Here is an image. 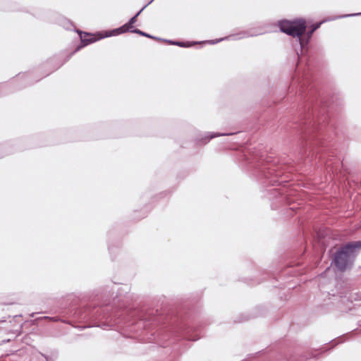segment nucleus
<instances>
[{
    "label": "nucleus",
    "mask_w": 361,
    "mask_h": 361,
    "mask_svg": "<svg viewBox=\"0 0 361 361\" xmlns=\"http://www.w3.org/2000/svg\"><path fill=\"white\" fill-rule=\"evenodd\" d=\"M178 45L180 46V47H183V44H180V43H178L177 44Z\"/></svg>",
    "instance_id": "6e6552de"
},
{
    "label": "nucleus",
    "mask_w": 361,
    "mask_h": 361,
    "mask_svg": "<svg viewBox=\"0 0 361 361\" xmlns=\"http://www.w3.org/2000/svg\"><path fill=\"white\" fill-rule=\"evenodd\" d=\"M307 22L302 18L296 19L293 21L283 20L280 22L279 27L281 32L293 37H297L299 39L301 47L305 44L302 36L305 33L307 28Z\"/></svg>",
    "instance_id": "f03ea898"
},
{
    "label": "nucleus",
    "mask_w": 361,
    "mask_h": 361,
    "mask_svg": "<svg viewBox=\"0 0 361 361\" xmlns=\"http://www.w3.org/2000/svg\"><path fill=\"white\" fill-rule=\"evenodd\" d=\"M141 11H142V10L140 11H139L138 13H137L135 16L132 17L131 19L130 20V21L128 23H127L126 24L133 27V23H135L136 22L137 18L139 16Z\"/></svg>",
    "instance_id": "423d86ee"
},
{
    "label": "nucleus",
    "mask_w": 361,
    "mask_h": 361,
    "mask_svg": "<svg viewBox=\"0 0 361 361\" xmlns=\"http://www.w3.org/2000/svg\"><path fill=\"white\" fill-rule=\"evenodd\" d=\"M322 23H318L315 25H313L310 27V30L307 32V36L308 37H311L312 35L313 34L314 31H315L317 29L319 28V26H321Z\"/></svg>",
    "instance_id": "39448f33"
},
{
    "label": "nucleus",
    "mask_w": 361,
    "mask_h": 361,
    "mask_svg": "<svg viewBox=\"0 0 361 361\" xmlns=\"http://www.w3.org/2000/svg\"><path fill=\"white\" fill-rule=\"evenodd\" d=\"M360 242L346 244L334 254L333 262L341 271H344L350 266L355 258V249L359 247Z\"/></svg>",
    "instance_id": "f257e3e1"
},
{
    "label": "nucleus",
    "mask_w": 361,
    "mask_h": 361,
    "mask_svg": "<svg viewBox=\"0 0 361 361\" xmlns=\"http://www.w3.org/2000/svg\"><path fill=\"white\" fill-rule=\"evenodd\" d=\"M133 32L136 33V34H140V35H141L142 36H145V37H149V35L145 33L144 32H142V31H141L140 30H134Z\"/></svg>",
    "instance_id": "0eeeda50"
},
{
    "label": "nucleus",
    "mask_w": 361,
    "mask_h": 361,
    "mask_svg": "<svg viewBox=\"0 0 361 361\" xmlns=\"http://www.w3.org/2000/svg\"><path fill=\"white\" fill-rule=\"evenodd\" d=\"M109 37L108 32H98L96 34L82 32L80 34V39H82V42L83 43L84 46L94 43L100 39H104V37Z\"/></svg>",
    "instance_id": "7ed1b4c3"
},
{
    "label": "nucleus",
    "mask_w": 361,
    "mask_h": 361,
    "mask_svg": "<svg viewBox=\"0 0 361 361\" xmlns=\"http://www.w3.org/2000/svg\"><path fill=\"white\" fill-rule=\"evenodd\" d=\"M132 27H133L131 25H130L128 24H125L122 27H121L118 29H116V30H113L112 31L108 32V35H109V36L114 35H120L121 33L126 32Z\"/></svg>",
    "instance_id": "20e7f679"
}]
</instances>
